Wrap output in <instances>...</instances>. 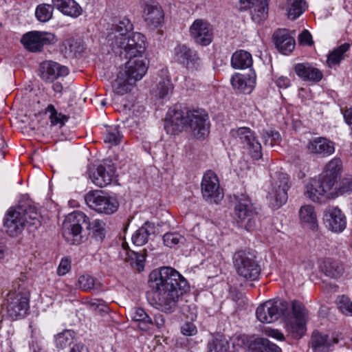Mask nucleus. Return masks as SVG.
Instances as JSON below:
<instances>
[{"label":"nucleus","mask_w":352,"mask_h":352,"mask_svg":"<svg viewBox=\"0 0 352 352\" xmlns=\"http://www.w3.org/2000/svg\"><path fill=\"white\" fill-rule=\"evenodd\" d=\"M148 285L153 292L157 308L166 314L175 311L179 299L190 288L186 279L170 267L153 270L148 276Z\"/></svg>","instance_id":"obj_1"},{"label":"nucleus","mask_w":352,"mask_h":352,"mask_svg":"<svg viewBox=\"0 0 352 352\" xmlns=\"http://www.w3.org/2000/svg\"><path fill=\"white\" fill-rule=\"evenodd\" d=\"M91 232L93 238L102 242L106 236V223L100 219H95L92 222L82 212L74 211L66 216L62 228V234L65 241L69 245H79L85 242L87 237L84 234L82 227Z\"/></svg>","instance_id":"obj_2"},{"label":"nucleus","mask_w":352,"mask_h":352,"mask_svg":"<svg viewBox=\"0 0 352 352\" xmlns=\"http://www.w3.org/2000/svg\"><path fill=\"white\" fill-rule=\"evenodd\" d=\"M232 260L234 269L239 276L250 281L258 278L261 268L254 254L240 250L234 254Z\"/></svg>","instance_id":"obj_3"},{"label":"nucleus","mask_w":352,"mask_h":352,"mask_svg":"<svg viewBox=\"0 0 352 352\" xmlns=\"http://www.w3.org/2000/svg\"><path fill=\"white\" fill-rule=\"evenodd\" d=\"M133 26L131 21L127 18H115L111 23H107L106 32V40L112 50L116 51L123 47L126 43V35L133 30Z\"/></svg>","instance_id":"obj_4"},{"label":"nucleus","mask_w":352,"mask_h":352,"mask_svg":"<svg viewBox=\"0 0 352 352\" xmlns=\"http://www.w3.org/2000/svg\"><path fill=\"white\" fill-rule=\"evenodd\" d=\"M234 214L241 227L248 231H252L256 228L258 213L249 197L245 194L236 196Z\"/></svg>","instance_id":"obj_5"},{"label":"nucleus","mask_w":352,"mask_h":352,"mask_svg":"<svg viewBox=\"0 0 352 352\" xmlns=\"http://www.w3.org/2000/svg\"><path fill=\"white\" fill-rule=\"evenodd\" d=\"M290 186L289 177L287 173L276 172L272 175L271 187L267 198L272 208H280L287 202V192Z\"/></svg>","instance_id":"obj_6"},{"label":"nucleus","mask_w":352,"mask_h":352,"mask_svg":"<svg viewBox=\"0 0 352 352\" xmlns=\"http://www.w3.org/2000/svg\"><path fill=\"white\" fill-rule=\"evenodd\" d=\"M289 313V303L281 299H273L261 304L256 309V316L262 323H272Z\"/></svg>","instance_id":"obj_7"},{"label":"nucleus","mask_w":352,"mask_h":352,"mask_svg":"<svg viewBox=\"0 0 352 352\" xmlns=\"http://www.w3.org/2000/svg\"><path fill=\"white\" fill-rule=\"evenodd\" d=\"M85 200L90 208L98 213L111 214L116 212L119 207L116 199L102 190L88 192L85 197Z\"/></svg>","instance_id":"obj_8"},{"label":"nucleus","mask_w":352,"mask_h":352,"mask_svg":"<svg viewBox=\"0 0 352 352\" xmlns=\"http://www.w3.org/2000/svg\"><path fill=\"white\" fill-rule=\"evenodd\" d=\"M30 294L18 289L10 292L7 298V311L12 320L26 316L30 309Z\"/></svg>","instance_id":"obj_9"},{"label":"nucleus","mask_w":352,"mask_h":352,"mask_svg":"<svg viewBox=\"0 0 352 352\" xmlns=\"http://www.w3.org/2000/svg\"><path fill=\"white\" fill-rule=\"evenodd\" d=\"M307 310L298 301L292 302V315L285 321L286 330L295 338H301L306 331Z\"/></svg>","instance_id":"obj_10"},{"label":"nucleus","mask_w":352,"mask_h":352,"mask_svg":"<svg viewBox=\"0 0 352 352\" xmlns=\"http://www.w3.org/2000/svg\"><path fill=\"white\" fill-rule=\"evenodd\" d=\"M57 37L52 32L31 31L24 34L21 39L24 47L31 52H39L45 45L57 42Z\"/></svg>","instance_id":"obj_11"},{"label":"nucleus","mask_w":352,"mask_h":352,"mask_svg":"<svg viewBox=\"0 0 352 352\" xmlns=\"http://www.w3.org/2000/svg\"><path fill=\"white\" fill-rule=\"evenodd\" d=\"M230 134L238 138L243 148L245 149L253 160H259L262 157V146L255 136V133L249 127H239L232 129Z\"/></svg>","instance_id":"obj_12"},{"label":"nucleus","mask_w":352,"mask_h":352,"mask_svg":"<svg viewBox=\"0 0 352 352\" xmlns=\"http://www.w3.org/2000/svg\"><path fill=\"white\" fill-rule=\"evenodd\" d=\"M201 194L204 199L210 204H219L223 198V192L220 188L219 179L212 170H208L203 176Z\"/></svg>","instance_id":"obj_13"},{"label":"nucleus","mask_w":352,"mask_h":352,"mask_svg":"<svg viewBox=\"0 0 352 352\" xmlns=\"http://www.w3.org/2000/svg\"><path fill=\"white\" fill-rule=\"evenodd\" d=\"M140 6L142 17L147 26L155 29L162 25L164 12L158 2L155 0H141Z\"/></svg>","instance_id":"obj_14"},{"label":"nucleus","mask_w":352,"mask_h":352,"mask_svg":"<svg viewBox=\"0 0 352 352\" xmlns=\"http://www.w3.org/2000/svg\"><path fill=\"white\" fill-rule=\"evenodd\" d=\"M338 179L322 173L318 179H313L307 186L306 194L314 202L321 201V197L329 191Z\"/></svg>","instance_id":"obj_15"},{"label":"nucleus","mask_w":352,"mask_h":352,"mask_svg":"<svg viewBox=\"0 0 352 352\" xmlns=\"http://www.w3.org/2000/svg\"><path fill=\"white\" fill-rule=\"evenodd\" d=\"M187 126H189L195 138H204L209 134L210 122L208 115L202 110L189 111Z\"/></svg>","instance_id":"obj_16"},{"label":"nucleus","mask_w":352,"mask_h":352,"mask_svg":"<svg viewBox=\"0 0 352 352\" xmlns=\"http://www.w3.org/2000/svg\"><path fill=\"white\" fill-rule=\"evenodd\" d=\"M188 112L189 111H184L177 107L170 109L164 120V129L166 133L175 135L181 132L188 124Z\"/></svg>","instance_id":"obj_17"},{"label":"nucleus","mask_w":352,"mask_h":352,"mask_svg":"<svg viewBox=\"0 0 352 352\" xmlns=\"http://www.w3.org/2000/svg\"><path fill=\"white\" fill-rule=\"evenodd\" d=\"M23 210L21 209L10 208L4 219V228L6 232L10 236H16L23 230L26 223H29L27 217L23 216Z\"/></svg>","instance_id":"obj_18"},{"label":"nucleus","mask_w":352,"mask_h":352,"mask_svg":"<svg viewBox=\"0 0 352 352\" xmlns=\"http://www.w3.org/2000/svg\"><path fill=\"white\" fill-rule=\"evenodd\" d=\"M190 34L197 43L207 46L213 39L211 25L203 19H197L190 27Z\"/></svg>","instance_id":"obj_19"},{"label":"nucleus","mask_w":352,"mask_h":352,"mask_svg":"<svg viewBox=\"0 0 352 352\" xmlns=\"http://www.w3.org/2000/svg\"><path fill=\"white\" fill-rule=\"evenodd\" d=\"M129 59L125 65V68L122 73L126 74V76L131 82H136L142 78L148 69V63L146 58L142 56H135L128 57Z\"/></svg>","instance_id":"obj_20"},{"label":"nucleus","mask_w":352,"mask_h":352,"mask_svg":"<svg viewBox=\"0 0 352 352\" xmlns=\"http://www.w3.org/2000/svg\"><path fill=\"white\" fill-rule=\"evenodd\" d=\"M67 74V67L56 62L47 60L39 65V76L46 82H52L59 77H63Z\"/></svg>","instance_id":"obj_21"},{"label":"nucleus","mask_w":352,"mask_h":352,"mask_svg":"<svg viewBox=\"0 0 352 352\" xmlns=\"http://www.w3.org/2000/svg\"><path fill=\"white\" fill-rule=\"evenodd\" d=\"M306 148L311 155L326 157L335 152V144L326 138L317 137L308 141Z\"/></svg>","instance_id":"obj_22"},{"label":"nucleus","mask_w":352,"mask_h":352,"mask_svg":"<svg viewBox=\"0 0 352 352\" xmlns=\"http://www.w3.org/2000/svg\"><path fill=\"white\" fill-rule=\"evenodd\" d=\"M175 58L188 69H197L200 65V58L196 51L186 45H178L174 50Z\"/></svg>","instance_id":"obj_23"},{"label":"nucleus","mask_w":352,"mask_h":352,"mask_svg":"<svg viewBox=\"0 0 352 352\" xmlns=\"http://www.w3.org/2000/svg\"><path fill=\"white\" fill-rule=\"evenodd\" d=\"M145 36L140 33L135 32L131 36H126V43L123 47H120V54L124 51L126 57L142 56L146 48Z\"/></svg>","instance_id":"obj_24"},{"label":"nucleus","mask_w":352,"mask_h":352,"mask_svg":"<svg viewBox=\"0 0 352 352\" xmlns=\"http://www.w3.org/2000/svg\"><path fill=\"white\" fill-rule=\"evenodd\" d=\"M294 70L296 76L305 82L317 83L323 78L322 71L308 62L295 64Z\"/></svg>","instance_id":"obj_25"},{"label":"nucleus","mask_w":352,"mask_h":352,"mask_svg":"<svg viewBox=\"0 0 352 352\" xmlns=\"http://www.w3.org/2000/svg\"><path fill=\"white\" fill-rule=\"evenodd\" d=\"M324 219L329 228L334 232H341L346 228L345 216L338 207L328 208L324 211Z\"/></svg>","instance_id":"obj_26"},{"label":"nucleus","mask_w":352,"mask_h":352,"mask_svg":"<svg viewBox=\"0 0 352 352\" xmlns=\"http://www.w3.org/2000/svg\"><path fill=\"white\" fill-rule=\"evenodd\" d=\"M273 40L276 48L283 54H290L295 48V39L287 29L276 30L273 34Z\"/></svg>","instance_id":"obj_27"},{"label":"nucleus","mask_w":352,"mask_h":352,"mask_svg":"<svg viewBox=\"0 0 352 352\" xmlns=\"http://www.w3.org/2000/svg\"><path fill=\"white\" fill-rule=\"evenodd\" d=\"M338 343L337 338L329 337L327 334L315 331L311 339L312 350L314 352H329L333 351L334 346Z\"/></svg>","instance_id":"obj_28"},{"label":"nucleus","mask_w":352,"mask_h":352,"mask_svg":"<svg viewBox=\"0 0 352 352\" xmlns=\"http://www.w3.org/2000/svg\"><path fill=\"white\" fill-rule=\"evenodd\" d=\"M52 5L65 15L76 18L82 13V8L74 0H52Z\"/></svg>","instance_id":"obj_29"},{"label":"nucleus","mask_w":352,"mask_h":352,"mask_svg":"<svg viewBox=\"0 0 352 352\" xmlns=\"http://www.w3.org/2000/svg\"><path fill=\"white\" fill-rule=\"evenodd\" d=\"M232 87L241 93L250 94L255 84V80L249 76L240 74H234L230 79Z\"/></svg>","instance_id":"obj_30"},{"label":"nucleus","mask_w":352,"mask_h":352,"mask_svg":"<svg viewBox=\"0 0 352 352\" xmlns=\"http://www.w3.org/2000/svg\"><path fill=\"white\" fill-rule=\"evenodd\" d=\"M322 272L327 276L332 278H338L344 273L343 264L338 261L331 258H327L320 265Z\"/></svg>","instance_id":"obj_31"},{"label":"nucleus","mask_w":352,"mask_h":352,"mask_svg":"<svg viewBox=\"0 0 352 352\" xmlns=\"http://www.w3.org/2000/svg\"><path fill=\"white\" fill-rule=\"evenodd\" d=\"M113 175V171H107L103 166H99L90 172L89 178L95 185L102 188L111 184Z\"/></svg>","instance_id":"obj_32"},{"label":"nucleus","mask_w":352,"mask_h":352,"mask_svg":"<svg viewBox=\"0 0 352 352\" xmlns=\"http://www.w3.org/2000/svg\"><path fill=\"white\" fill-rule=\"evenodd\" d=\"M154 232V224L149 221H146L133 234L131 238L132 242L137 246H142L148 242L149 236Z\"/></svg>","instance_id":"obj_33"},{"label":"nucleus","mask_w":352,"mask_h":352,"mask_svg":"<svg viewBox=\"0 0 352 352\" xmlns=\"http://www.w3.org/2000/svg\"><path fill=\"white\" fill-rule=\"evenodd\" d=\"M248 352H281V349L265 338H257L251 341Z\"/></svg>","instance_id":"obj_34"},{"label":"nucleus","mask_w":352,"mask_h":352,"mask_svg":"<svg viewBox=\"0 0 352 352\" xmlns=\"http://www.w3.org/2000/svg\"><path fill=\"white\" fill-rule=\"evenodd\" d=\"M131 319L137 322V327L142 331H148L153 326V319L140 307H135L131 311Z\"/></svg>","instance_id":"obj_35"},{"label":"nucleus","mask_w":352,"mask_h":352,"mask_svg":"<svg viewBox=\"0 0 352 352\" xmlns=\"http://www.w3.org/2000/svg\"><path fill=\"white\" fill-rule=\"evenodd\" d=\"M252 58L251 54L244 50L235 52L231 58V65L234 69H246L252 66Z\"/></svg>","instance_id":"obj_36"},{"label":"nucleus","mask_w":352,"mask_h":352,"mask_svg":"<svg viewBox=\"0 0 352 352\" xmlns=\"http://www.w3.org/2000/svg\"><path fill=\"white\" fill-rule=\"evenodd\" d=\"M135 84L120 71L113 84V91L118 95H124L130 91Z\"/></svg>","instance_id":"obj_37"},{"label":"nucleus","mask_w":352,"mask_h":352,"mask_svg":"<svg viewBox=\"0 0 352 352\" xmlns=\"http://www.w3.org/2000/svg\"><path fill=\"white\" fill-rule=\"evenodd\" d=\"M299 217L300 221L308 225L312 230L318 226L316 214L312 206L305 205L301 206L299 210Z\"/></svg>","instance_id":"obj_38"},{"label":"nucleus","mask_w":352,"mask_h":352,"mask_svg":"<svg viewBox=\"0 0 352 352\" xmlns=\"http://www.w3.org/2000/svg\"><path fill=\"white\" fill-rule=\"evenodd\" d=\"M75 333L72 330H64L54 336L56 347L58 350H63L67 346L73 345Z\"/></svg>","instance_id":"obj_39"},{"label":"nucleus","mask_w":352,"mask_h":352,"mask_svg":"<svg viewBox=\"0 0 352 352\" xmlns=\"http://www.w3.org/2000/svg\"><path fill=\"white\" fill-rule=\"evenodd\" d=\"M78 283L80 288L85 292L99 290L102 287V283L98 279L88 274L80 276Z\"/></svg>","instance_id":"obj_40"},{"label":"nucleus","mask_w":352,"mask_h":352,"mask_svg":"<svg viewBox=\"0 0 352 352\" xmlns=\"http://www.w3.org/2000/svg\"><path fill=\"white\" fill-rule=\"evenodd\" d=\"M306 9V3L303 0H287L288 18L295 20L299 17Z\"/></svg>","instance_id":"obj_41"},{"label":"nucleus","mask_w":352,"mask_h":352,"mask_svg":"<svg viewBox=\"0 0 352 352\" xmlns=\"http://www.w3.org/2000/svg\"><path fill=\"white\" fill-rule=\"evenodd\" d=\"M17 209L23 210V216L27 217L28 222L26 223L28 226H34L37 228L40 226V214L34 206H19Z\"/></svg>","instance_id":"obj_42"},{"label":"nucleus","mask_w":352,"mask_h":352,"mask_svg":"<svg viewBox=\"0 0 352 352\" xmlns=\"http://www.w3.org/2000/svg\"><path fill=\"white\" fill-rule=\"evenodd\" d=\"M342 170V162L339 157L331 160L325 166L323 173L339 179Z\"/></svg>","instance_id":"obj_43"},{"label":"nucleus","mask_w":352,"mask_h":352,"mask_svg":"<svg viewBox=\"0 0 352 352\" xmlns=\"http://www.w3.org/2000/svg\"><path fill=\"white\" fill-rule=\"evenodd\" d=\"M54 10V7L52 4H39L36 8V17L41 22H47L52 18Z\"/></svg>","instance_id":"obj_44"},{"label":"nucleus","mask_w":352,"mask_h":352,"mask_svg":"<svg viewBox=\"0 0 352 352\" xmlns=\"http://www.w3.org/2000/svg\"><path fill=\"white\" fill-rule=\"evenodd\" d=\"M65 52L72 57H77L85 50V47L80 40L69 38L65 43Z\"/></svg>","instance_id":"obj_45"},{"label":"nucleus","mask_w":352,"mask_h":352,"mask_svg":"<svg viewBox=\"0 0 352 352\" xmlns=\"http://www.w3.org/2000/svg\"><path fill=\"white\" fill-rule=\"evenodd\" d=\"M350 45L349 43H344L337 48H335L327 57L328 64L331 65H336L340 63L341 60L344 58V54L348 51Z\"/></svg>","instance_id":"obj_46"},{"label":"nucleus","mask_w":352,"mask_h":352,"mask_svg":"<svg viewBox=\"0 0 352 352\" xmlns=\"http://www.w3.org/2000/svg\"><path fill=\"white\" fill-rule=\"evenodd\" d=\"M252 19L254 22L260 24L264 21L268 14V3H264L262 5H256L251 8Z\"/></svg>","instance_id":"obj_47"},{"label":"nucleus","mask_w":352,"mask_h":352,"mask_svg":"<svg viewBox=\"0 0 352 352\" xmlns=\"http://www.w3.org/2000/svg\"><path fill=\"white\" fill-rule=\"evenodd\" d=\"M122 135L119 131L118 126H109L106 129L104 133V141L111 145H117L120 144Z\"/></svg>","instance_id":"obj_48"},{"label":"nucleus","mask_w":352,"mask_h":352,"mask_svg":"<svg viewBox=\"0 0 352 352\" xmlns=\"http://www.w3.org/2000/svg\"><path fill=\"white\" fill-rule=\"evenodd\" d=\"M148 256V250L144 248L140 252L130 251L129 257L131 258V264L135 263L137 270L140 272L143 270L146 256Z\"/></svg>","instance_id":"obj_49"},{"label":"nucleus","mask_w":352,"mask_h":352,"mask_svg":"<svg viewBox=\"0 0 352 352\" xmlns=\"http://www.w3.org/2000/svg\"><path fill=\"white\" fill-rule=\"evenodd\" d=\"M229 348V343L224 338H214L208 343V352H228Z\"/></svg>","instance_id":"obj_50"},{"label":"nucleus","mask_w":352,"mask_h":352,"mask_svg":"<svg viewBox=\"0 0 352 352\" xmlns=\"http://www.w3.org/2000/svg\"><path fill=\"white\" fill-rule=\"evenodd\" d=\"M46 111L50 113V120L52 125H56L58 124L64 125L69 119L68 116L58 113L53 104H49Z\"/></svg>","instance_id":"obj_51"},{"label":"nucleus","mask_w":352,"mask_h":352,"mask_svg":"<svg viewBox=\"0 0 352 352\" xmlns=\"http://www.w3.org/2000/svg\"><path fill=\"white\" fill-rule=\"evenodd\" d=\"M184 240V237L177 232L166 233L163 236L164 245L170 248L183 242Z\"/></svg>","instance_id":"obj_52"},{"label":"nucleus","mask_w":352,"mask_h":352,"mask_svg":"<svg viewBox=\"0 0 352 352\" xmlns=\"http://www.w3.org/2000/svg\"><path fill=\"white\" fill-rule=\"evenodd\" d=\"M173 89V84L170 80H163L157 85V96L160 98H165Z\"/></svg>","instance_id":"obj_53"},{"label":"nucleus","mask_w":352,"mask_h":352,"mask_svg":"<svg viewBox=\"0 0 352 352\" xmlns=\"http://www.w3.org/2000/svg\"><path fill=\"white\" fill-rule=\"evenodd\" d=\"M338 305L344 314L352 316V301L348 297L345 296L338 297Z\"/></svg>","instance_id":"obj_54"},{"label":"nucleus","mask_w":352,"mask_h":352,"mask_svg":"<svg viewBox=\"0 0 352 352\" xmlns=\"http://www.w3.org/2000/svg\"><path fill=\"white\" fill-rule=\"evenodd\" d=\"M181 332L186 336H195L197 334V328L192 322H186L181 327Z\"/></svg>","instance_id":"obj_55"},{"label":"nucleus","mask_w":352,"mask_h":352,"mask_svg":"<svg viewBox=\"0 0 352 352\" xmlns=\"http://www.w3.org/2000/svg\"><path fill=\"white\" fill-rule=\"evenodd\" d=\"M71 261L67 258H62L57 268V274L58 276H64L71 270Z\"/></svg>","instance_id":"obj_56"},{"label":"nucleus","mask_w":352,"mask_h":352,"mask_svg":"<svg viewBox=\"0 0 352 352\" xmlns=\"http://www.w3.org/2000/svg\"><path fill=\"white\" fill-rule=\"evenodd\" d=\"M298 43L301 45H309L311 46L313 44L312 36L310 32L304 30L299 35H298Z\"/></svg>","instance_id":"obj_57"},{"label":"nucleus","mask_w":352,"mask_h":352,"mask_svg":"<svg viewBox=\"0 0 352 352\" xmlns=\"http://www.w3.org/2000/svg\"><path fill=\"white\" fill-rule=\"evenodd\" d=\"M239 3L241 5L240 10H248V8H251L252 6L268 3V0H239Z\"/></svg>","instance_id":"obj_58"},{"label":"nucleus","mask_w":352,"mask_h":352,"mask_svg":"<svg viewBox=\"0 0 352 352\" xmlns=\"http://www.w3.org/2000/svg\"><path fill=\"white\" fill-rule=\"evenodd\" d=\"M202 342V339L200 336H188L184 341L183 344L190 348L193 349L197 346Z\"/></svg>","instance_id":"obj_59"},{"label":"nucleus","mask_w":352,"mask_h":352,"mask_svg":"<svg viewBox=\"0 0 352 352\" xmlns=\"http://www.w3.org/2000/svg\"><path fill=\"white\" fill-rule=\"evenodd\" d=\"M352 191V178H345L341 182V184L338 188V194L342 195L346 192Z\"/></svg>","instance_id":"obj_60"},{"label":"nucleus","mask_w":352,"mask_h":352,"mask_svg":"<svg viewBox=\"0 0 352 352\" xmlns=\"http://www.w3.org/2000/svg\"><path fill=\"white\" fill-rule=\"evenodd\" d=\"M276 84L280 89H286L290 86L291 81L287 77L280 76L276 80Z\"/></svg>","instance_id":"obj_61"},{"label":"nucleus","mask_w":352,"mask_h":352,"mask_svg":"<svg viewBox=\"0 0 352 352\" xmlns=\"http://www.w3.org/2000/svg\"><path fill=\"white\" fill-rule=\"evenodd\" d=\"M69 352H89V349L84 344L79 342L73 344Z\"/></svg>","instance_id":"obj_62"},{"label":"nucleus","mask_w":352,"mask_h":352,"mask_svg":"<svg viewBox=\"0 0 352 352\" xmlns=\"http://www.w3.org/2000/svg\"><path fill=\"white\" fill-rule=\"evenodd\" d=\"M153 325L156 326L158 329H162L165 324V318L161 314L155 315L154 319L153 320Z\"/></svg>","instance_id":"obj_63"},{"label":"nucleus","mask_w":352,"mask_h":352,"mask_svg":"<svg viewBox=\"0 0 352 352\" xmlns=\"http://www.w3.org/2000/svg\"><path fill=\"white\" fill-rule=\"evenodd\" d=\"M266 334L270 337H272L278 340H283L284 336L283 334L277 329H270L266 331Z\"/></svg>","instance_id":"obj_64"}]
</instances>
